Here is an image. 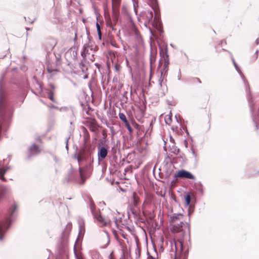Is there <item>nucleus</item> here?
<instances>
[{"label":"nucleus","mask_w":259,"mask_h":259,"mask_svg":"<svg viewBox=\"0 0 259 259\" xmlns=\"http://www.w3.org/2000/svg\"><path fill=\"white\" fill-rule=\"evenodd\" d=\"M74 157L77 159L79 165L78 170L73 168L70 165V169L68 172L67 181L83 185L90 177L93 170L94 159L90 147L85 146Z\"/></svg>","instance_id":"nucleus-1"},{"label":"nucleus","mask_w":259,"mask_h":259,"mask_svg":"<svg viewBox=\"0 0 259 259\" xmlns=\"http://www.w3.org/2000/svg\"><path fill=\"white\" fill-rule=\"evenodd\" d=\"M17 209V205L15 204H14L8 210L9 216L7 217L4 221L0 222V240L3 239L5 232L10 226L11 222V217Z\"/></svg>","instance_id":"nucleus-2"},{"label":"nucleus","mask_w":259,"mask_h":259,"mask_svg":"<svg viewBox=\"0 0 259 259\" xmlns=\"http://www.w3.org/2000/svg\"><path fill=\"white\" fill-rule=\"evenodd\" d=\"M60 63L59 61L56 59L48 60L46 64V69L49 73L50 77L57 75L59 72V66Z\"/></svg>","instance_id":"nucleus-3"},{"label":"nucleus","mask_w":259,"mask_h":259,"mask_svg":"<svg viewBox=\"0 0 259 259\" xmlns=\"http://www.w3.org/2000/svg\"><path fill=\"white\" fill-rule=\"evenodd\" d=\"M89 206L94 219H96L104 226H106L107 225L106 222L105 221L104 219L102 217L100 210H98L97 211H96L95 204L91 198L89 199Z\"/></svg>","instance_id":"nucleus-4"},{"label":"nucleus","mask_w":259,"mask_h":259,"mask_svg":"<svg viewBox=\"0 0 259 259\" xmlns=\"http://www.w3.org/2000/svg\"><path fill=\"white\" fill-rule=\"evenodd\" d=\"M184 227H187L189 233V241L190 242V227L188 226V224L184 223L183 222H181L178 224H175L171 226L170 228L171 231L172 233H177L179 232H182L183 236H184L185 233L183 232V228Z\"/></svg>","instance_id":"nucleus-5"},{"label":"nucleus","mask_w":259,"mask_h":259,"mask_svg":"<svg viewBox=\"0 0 259 259\" xmlns=\"http://www.w3.org/2000/svg\"><path fill=\"white\" fill-rule=\"evenodd\" d=\"M179 244L180 246V252L181 254V257L182 258V259H187V256L188 255V250H186L185 252L183 251V243L182 241H180ZM175 247V250L173 251L174 254L172 253H171V258L172 259H177L178 258V256L177 255V251H178V247H177V244L176 242H174Z\"/></svg>","instance_id":"nucleus-6"},{"label":"nucleus","mask_w":259,"mask_h":259,"mask_svg":"<svg viewBox=\"0 0 259 259\" xmlns=\"http://www.w3.org/2000/svg\"><path fill=\"white\" fill-rule=\"evenodd\" d=\"M7 96L6 91L2 85H0V110L1 112L4 111L8 106Z\"/></svg>","instance_id":"nucleus-7"},{"label":"nucleus","mask_w":259,"mask_h":259,"mask_svg":"<svg viewBox=\"0 0 259 259\" xmlns=\"http://www.w3.org/2000/svg\"><path fill=\"white\" fill-rule=\"evenodd\" d=\"M101 146L99 144L98 146V158L99 162L105 159L108 154L109 147L108 145H103Z\"/></svg>","instance_id":"nucleus-8"},{"label":"nucleus","mask_w":259,"mask_h":259,"mask_svg":"<svg viewBox=\"0 0 259 259\" xmlns=\"http://www.w3.org/2000/svg\"><path fill=\"white\" fill-rule=\"evenodd\" d=\"M175 178H185L187 179L195 180V176L190 171L185 169L178 171L174 175Z\"/></svg>","instance_id":"nucleus-9"},{"label":"nucleus","mask_w":259,"mask_h":259,"mask_svg":"<svg viewBox=\"0 0 259 259\" xmlns=\"http://www.w3.org/2000/svg\"><path fill=\"white\" fill-rule=\"evenodd\" d=\"M82 133H83V141H84V145L80 148L79 152L85 146L87 147H90L91 150H92V156L93 157V154L94 151V148H93L92 146L91 145L87 144V143L88 141L90 140V134L87 130V129L84 127H82Z\"/></svg>","instance_id":"nucleus-10"},{"label":"nucleus","mask_w":259,"mask_h":259,"mask_svg":"<svg viewBox=\"0 0 259 259\" xmlns=\"http://www.w3.org/2000/svg\"><path fill=\"white\" fill-rule=\"evenodd\" d=\"M150 24L159 32L160 35L163 33V31L162 30V23L161 19L159 17H155Z\"/></svg>","instance_id":"nucleus-11"},{"label":"nucleus","mask_w":259,"mask_h":259,"mask_svg":"<svg viewBox=\"0 0 259 259\" xmlns=\"http://www.w3.org/2000/svg\"><path fill=\"white\" fill-rule=\"evenodd\" d=\"M169 62H164V65L162 70L161 71L160 77L158 79V85L161 88L164 77L167 75L168 69Z\"/></svg>","instance_id":"nucleus-12"},{"label":"nucleus","mask_w":259,"mask_h":259,"mask_svg":"<svg viewBox=\"0 0 259 259\" xmlns=\"http://www.w3.org/2000/svg\"><path fill=\"white\" fill-rule=\"evenodd\" d=\"M160 49V61L161 62H169V56L168 55L167 48L166 47L164 49L161 47Z\"/></svg>","instance_id":"nucleus-13"},{"label":"nucleus","mask_w":259,"mask_h":259,"mask_svg":"<svg viewBox=\"0 0 259 259\" xmlns=\"http://www.w3.org/2000/svg\"><path fill=\"white\" fill-rule=\"evenodd\" d=\"M119 117L120 119L125 124V125L128 131L130 134L133 133V130L132 127H131L130 123L128 122V120L126 119V117L125 115V114L123 113L120 112L119 113Z\"/></svg>","instance_id":"nucleus-14"},{"label":"nucleus","mask_w":259,"mask_h":259,"mask_svg":"<svg viewBox=\"0 0 259 259\" xmlns=\"http://www.w3.org/2000/svg\"><path fill=\"white\" fill-rule=\"evenodd\" d=\"M247 100H248V101L250 112H251V113L252 114V119H253V121L254 122V124L255 125V126H256V128L258 129V128H259V126L257 124V122L255 121V119H254V117L253 116L254 103H253V101L252 100V96H251V95L250 94H249V95H248L247 96Z\"/></svg>","instance_id":"nucleus-15"},{"label":"nucleus","mask_w":259,"mask_h":259,"mask_svg":"<svg viewBox=\"0 0 259 259\" xmlns=\"http://www.w3.org/2000/svg\"><path fill=\"white\" fill-rule=\"evenodd\" d=\"M146 20L144 23V25L146 27H147L148 25L150 24L154 19L152 11H147L146 15Z\"/></svg>","instance_id":"nucleus-16"},{"label":"nucleus","mask_w":259,"mask_h":259,"mask_svg":"<svg viewBox=\"0 0 259 259\" xmlns=\"http://www.w3.org/2000/svg\"><path fill=\"white\" fill-rule=\"evenodd\" d=\"M66 54H69L70 56V59L73 60H75L77 58V51L75 47L70 48V49L66 52Z\"/></svg>","instance_id":"nucleus-17"},{"label":"nucleus","mask_w":259,"mask_h":259,"mask_svg":"<svg viewBox=\"0 0 259 259\" xmlns=\"http://www.w3.org/2000/svg\"><path fill=\"white\" fill-rule=\"evenodd\" d=\"M10 169V167H2L0 168V179L4 182L7 181V180L4 177L5 174Z\"/></svg>","instance_id":"nucleus-18"},{"label":"nucleus","mask_w":259,"mask_h":259,"mask_svg":"<svg viewBox=\"0 0 259 259\" xmlns=\"http://www.w3.org/2000/svg\"><path fill=\"white\" fill-rule=\"evenodd\" d=\"M183 216V214L181 213H173L172 215L170 217L169 219L170 223H174L176 221L179 220L180 218Z\"/></svg>","instance_id":"nucleus-19"},{"label":"nucleus","mask_w":259,"mask_h":259,"mask_svg":"<svg viewBox=\"0 0 259 259\" xmlns=\"http://www.w3.org/2000/svg\"><path fill=\"white\" fill-rule=\"evenodd\" d=\"M112 12L114 15L116 9L118 8V6H119V5L120 4L121 0H112Z\"/></svg>","instance_id":"nucleus-20"},{"label":"nucleus","mask_w":259,"mask_h":259,"mask_svg":"<svg viewBox=\"0 0 259 259\" xmlns=\"http://www.w3.org/2000/svg\"><path fill=\"white\" fill-rule=\"evenodd\" d=\"M169 151L171 153L177 155L180 152V149L178 148V147L175 145H172L171 146H169Z\"/></svg>","instance_id":"nucleus-21"},{"label":"nucleus","mask_w":259,"mask_h":259,"mask_svg":"<svg viewBox=\"0 0 259 259\" xmlns=\"http://www.w3.org/2000/svg\"><path fill=\"white\" fill-rule=\"evenodd\" d=\"M40 150L38 146L33 145L30 148V152L33 154H36L39 152Z\"/></svg>","instance_id":"nucleus-22"},{"label":"nucleus","mask_w":259,"mask_h":259,"mask_svg":"<svg viewBox=\"0 0 259 259\" xmlns=\"http://www.w3.org/2000/svg\"><path fill=\"white\" fill-rule=\"evenodd\" d=\"M196 190L201 194H203L204 193V190L202 183L200 182H199L196 183Z\"/></svg>","instance_id":"nucleus-23"},{"label":"nucleus","mask_w":259,"mask_h":259,"mask_svg":"<svg viewBox=\"0 0 259 259\" xmlns=\"http://www.w3.org/2000/svg\"><path fill=\"white\" fill-rule=\"evenodd\" d=\"M191 198L192 196L190 193H188L186 196H185V204L187 206L190 205Z\"/></svg>","instance_id":"nucleus-24"},{"label":"nucleus","mask_w":259,"mask_h":259,"mask_svg":"<svg viewBox=\"0 0 259 259\" xmlns=\"http://www.w3.org/2000/svg\"><path fill=\"white\" fill-rule=\"evenodd\" d=\"M132 198L134 205L137 206L139 204V198L136 193H133Z\"/></svg>","instance_id":"nucleus-25"},{"label":"nucleus","mask_w":259,"mask_h":259,"mask_svg":"<svg viewBox=\"0 0 259 259\" xmlns=\"http://www.w3.org/2000/svg\"><path fill=\"white\" fill-rule=\"evenodd\" d=\"M231 60L232 61V62L233 63V65L236 69V70L237 71L239 74H241V71L239 68V66L237 65V64L236 63L234 58L232 56L231 57Z\"/></svg>","instance_id":"nucleus-26"},{"label":"nucleus","mask_w":259,"mask_h":259,"mask_svg":"<svg viewBox=\"0 0 259 259\" xmlns=\"http://www.w3.org/2000/svg\"><path fill=\"white\" fill-rule=\"evenodd\" d=\"M88 127L91 132H96V131L97 130V127L94 123H93V122L90 123L89 124Z\"/></svg>","instance_id":"nucleus-27"},{"label":"nucleus","mask_w":259,"mask_h":259,"mask_svg":"<svg viewBox=\"0 0 259 259\" xmlns=\"http://www.w3.org/2000/svg\"><path fill=\"white\" fill-rule=\"evenodd\" d=\"M196 81H198L200 83H201L200 79L198 77H192L189 79V82L192 83H194Z\"/></svg>","instance_id":"nucleus-28"},{"label":"nucleus","mask_w":259,"mask_h":259,"mask_svg":"<svg viewBox=\"0 0 259 259\" xmlns=\"http://www.w3.org/2000/svg\"><path fill=\"white\" fill-rule=\"evenodd\" d=\"M79 234L80 233V232L82 231H84V222L82 221V222H79Z\"/></svg>","instance_id":"nucleus-29"},{"label":"nucleus","mask_w":259,"mask_h":259,"mask_svg":"<svg viewBox=\"0 0 259 259\" xmlns=\"http://www.w3.org/2000/svg\"><path fill=\"white\" fill-rule=\"evenodd\" d=\"M48 98L52 101H54L53 92L52 91H50L48 93Z\"/></svg>","instance_id":"nucleus-30"},{"label":"nucleus","mask_w":259,"mask_h":259,"mask_svg":"<svg viewBox=\"0 0 259 259\" xmlns=\"http://www.w3.org/2000/svg\"><path fill=\"white\" fill-rule=\"evenodd\" d=\"M74 253L76 257V259H83L82 257H80L78 255V254L77 253V251H76V249L75 248V245H74Z\"/></svg>","instance_id":"nucleus-31"},{"label":"nucleus","mask_w":259,"mask_h":259,"mask_svg":"<svg viewBox=\"0 0 259 259\" xmlns=\"http://www.w3.org/2000/svg\"><path fill=\"white\" fill-rule=\"evenodd\" d=\"M136 253L138 257L140 256V249L138 244H137V248L136 249Z\"/></svg>","instance_id":"nucleus-32"},{"label":"nucleus","mask_w":259,"mask_h":259,"mask_svg":"<svg viewBox=\"0 0 259 259\" xmlns=\"http://www.w3.org/2000/svg\"><path fill=\"white\" fill-rule=\"evenodd\" d=\"M70 123L71 126H70V127L69 129V133L71 134L73 132V131L74 130V126L72 125V124H73L72 121H71L70 122Z\"/></svg>","instance_id":"nucleus-33"},{"label":"nucleus","mask_w":259,"mask_h":259,"mask_svg":"<svg viewBox=\"0 0 259 259\" xmlns=\"http://www.w3.org/2000/svg\"><path fill=\"white\" fill-rule=\"evenodd\" d=\"M165 121L166 124H169L171 122V116H169L167 119L165 118Z\"/></svg>","instance_id":"nucleus-34"},{"label":"nucleus","mask_w":259,"mask_h":259,"mask_svg":"<svg viewBox=\"0 0 259 259\" xmlns=\"http://www.w3.org/2000/svg\"><path fill=\"white\" fill-rule=\"evenodd\" d=\"M150 63L151 64L152 63V61H155V57L153 56L152 51H151V56H150Z\"/></svg>","instance_id":"nucleus-35"},{"label":"nucleus","mask_w":259,"mask_h":259,"mask_svg":"<svg viewBox=\"0 0 259 259\" xmlns=\"http://www.w3.org/2000/svg\"><path fill=\"white\" fill-rule=\"evenodd\" d=\"M96 28L97 30V32H100L101 31V27L98 22L96 23Z\"/></svg>","instance_id":"nucleus-36"},{"label":"nucleus","mask_w":259,"mask_h":259,"mask_svg":"<svg viewBox=\"0 0 259 259\" xmlns=\"http://www.w3.org/2000/svg\"><path fill=\"white\" fill-rule=\"evenodd\" d=\"M191 150L192 151V155L195 157V158H196L197 157V154L195 152V151H194V150L193 149V148H191Z\"/></svg>","instance_id":"nucleus-37"},{"label":"nucleus","mask_w":259,"mask_h":259,"mask_svg":"<svg viewBox=\"0 0 259 259\" xmlns=\"http://www.w3.org/2000/svg\"><path fill=\"white\" fill-rule=\"evenodd\" d=\"M188 206L189 207V209H188V215H190L192 213H193V209L191 210V205Z\"/></svg>","instance_id":"nucleus-38"},{"label":"nucleus","mask_w":259,"mask_h":259,"mask_svg":"<svg viewBox=\"0 0 259 259\" xmlns=\"http://www.w3.org/2000/svg\"><path fill=\"white\" fill-rule=\"evenodd\" d=\"M181 78V72L180 69H179V71L178 75V79L179 80H180Z\"/></svg>","instance_id":"nucleus-39"},{"label":"nucleus","mask_w":259,"mask_h":259,"mask_svg":"<svg viewBox=\"0 0 259 259\" xmlns=\"http://www.w3.org/2000/svg\"><path fill=\"white\" fill-rule=\"evenodd\" d=\"M85 50H86V48H84L83 50V51L81 53V55L82 57H83L85 56Z\"/></svg>","instance_id":"nucleus-40"},{"label":"nucleus","mask_w":259,"mask_h":259,"mask_svg":"<svg viewBox=\"0 0 259 259\" xmlns=\"http://www.w3.org/2000/svg\"><path fill=\"white\" fill-rule=\"evenodd\" d=\"M98 37L100 40L102 39V33L101 31L100 32H98Z\"/></svg>","instance_id":"nucleus-41"},{"label":"nucleus","mask_w":259,"mask_h":259,"mask_svg":"<svg viewBox=\"0 0 259 259\" xmlns=\"http://www.w3.org/2000/svg\"><path fill=\"white\" fill-rule=\"evenodd\" d=\"M68 80L69 83H72L74 86H76V83L74 82H72L70 79H68Z\"/></svg>","instance_id":"nucleus-42"},{"label":"nucleus","mask_w":259,"mask_h":259,"mask_svg":"<svg viewBox=\"0 0 259 259\" xmlns=\"http://www.w3.org/2000/svg\"><path fill=\"white\" fill-rule=\"evenodd\" d=\"M69 138L66 139V149L68 150V140Z\"/></svg>","instance_id":"nucleus-43"},{"label":"nucleus","mask_w":259,"mask_h":259,"mask_svg":"<svg viewBox=\"0 0 259 259\" xmlns=\"http://www.w3.org/2000/svg\"><path fill=\"white\" fill-rule=\"evenodd\" d=\"M147 253H148V254L149 255V256H148V259H150V258H151V259H154V258L153 257V256H151V255H150V254H149V252H148V251Z\"/></svg>","instance_id":"nucleus-44"},{"label":"nucleus","mask_w":259,"mask_h":259,"mask_svg":"<svg viewBox=\"0 0 259 259\" xmlns=\"http://www.w3.org/2000/svg\"><path fill=\"white\" fill-rule=\"evenodd\" d=\"M255 43L256 45H258V44H259V39L258 38H257L255 40Z\"/></svg>","instance_id":"nucleus-45"},{"label":"nucleus","mask_w":259,"mask_h":259,"mask_svg":"<svg viewBox=\"0 0 259 259\" xmlns=\"http://www.w3.org/2000/svg\"><path fill=\"white\" fill-rule=\"evenodd\" d=\"M149 30H150V31L151 34L152 35H153V36H154V33H153V32L152 30H151V29L150 28V27H149Z\"/></svg>","instance_id":"nucleus-46"},{"label":"nucleus","mask_w":259,"mask_h":259,"mask_svg":"<svg viewBox=\"0 0 259 259\" xmlns=\"http://www.w3.org/2000/svg\"><path fill=\"white\" fill-rule=\"evenodd\" d=\"M170 141L172 143H174L175 140H174V139L172 137H170Z\"/></svg>","instance_id":"nucleus-47"},{"label":"nucleus","mask_w":259,"mask_h":259,"mask_svg":"<svg viewBox=\"0 0 259 259\" xmlns=\"http://www.w3.org/2000/svg\"><path fill=\"white\" fill-rule=\"evenodd\" d=\"M118 222V221H117V219H116L115 220V223L116 224V226H117H117H118V222Z\"/></svg>","instance_id":"nucleus-48"},{"label":"nucleus","mask_w":259,"mask_h":259,"mask_svg":"<svg viewBox=\"0 0 259 259\" xmlns=\"http://www.w3.org/2000/svg\"><path fill=\"white\" fill-rule=\"evenodd\" d=\"M224 42V43H225V44H226V41H225V40H222V41H221V43H220L219 45H222V44H223Z\"/></svg>","instance_id":"nucleus-49"},{"label":"nucleus","mask_w":259,"mask_h":259,"mask_svg":"<svg viewBox=\"0 0 259 259\" xmlns=\"http://www.w3.org/2000/svg\"><path fill=\"white\" fill-rule=\"evenodd\" d=\"M154 12H155V13L156 14V15H157L158 12V10H156V9H155V10H154Z\"/></svg>","instance_id":"nucleus-50"},{"label":"nucleus","mask_w":259,"mask_h":259,"mask_svg":"<svg viewBox=\"0 0 259 259\" xmlns=\"http://www.w3.org/2000/svg\"><path fill=\"white\" fill-rule=\"evenodd\" d=\"M175 117H176V119H177V121L178 122V123H180V121H179V119H178V117H177V115L175 116Z\"/></svg>","instance_id":"nucleus-51"},{"label":"nucleus","mask_w":259,"mask_h":259,"mask_svg":"<svg viewBox=\"0 0 259 259\" xmlns=\"http://www.w3.org/2000/svg\"><path fill=\"white\" fill-rule=\"evenodd\" d=\"M184 130L185 131V132L187 133V134L189 135V133H188V131L187 129L186 128L185 129L184 128Z\"/></svg>","instance_id":"nucleus-52"},{"label":"nucleus","mask_w":259,"mask_h":259,"mask_svg":"<svg viewBox=\"0 0 259 259\" xmlns=\"http://www.w3.org/2000/svg\"><path fill=\"white\" fill-rule=\"evenodd\" d=\"M50 86H51V88H52V89H55V87H54V85H53V84H51V85H50Z\"/></svg>","instance_id":"nucleus-53"},{"label":"nucleus","mask_w":259,"mask_h":259,"mask_svg":"<svg viewBox=\"0 0 259 259\" xmlns=\"http://www.w3.org/2000/svg\"><path fill=\"white\" fill-rule=\"evenodd\" d=\"M76 34H75V36L73 38L74 40H75L76 39Z\"/></svg>","instance_id":"nucleus-54"},{"label":"nucleus","mask_w":259,"mask_h":259,"mask_svg":"<svg viewBox=\"0 0 259 259\" xmlns=\"http://www.w3.org/2000/svg\"><path fill=\"white\" fill-rule=\"evenodd\" d=\"M115 69L116 70H118V67L117 66H115Z\"/></svg>","instance_id":"nucleus-55"},{"label":"nucleus","mask_w":259,"mask_h":259,"mask_svg":"<svg viewBox=\"0 0 259 259\" xmlns=\"http://www.w3.org/2000/svg\"><path fill=\"white\" fill-rule=\"evenodd\" d=\"M88 52V50H87V49L86 48V50H85V53H87Z\"/></svg>","instance_id":"nucleus-56"},{"label":"nucleus","mask_w":259,"mask_h":259,"mask_svg":"<svg viewBox=\"0 0 259 259\" xmlns=\"http://www.w3.org/2000/svg\"><path fill=\"white\" fill-rule=\"evenodd\" d=\"M258 51L256 50V52H255V53L257 54V53H258Z\"/></svg>","instance_id":"nucleus-57"},{"label":"nucleus","mask_w":259,"mask_h":259,"mask_svg":"<svg viewBox=\"0 0 259 259\" xmlns=\"http://www.w3.org/2000/svg\"><path fill=\"white\" fill-rule=\"evenodd\" d=\"M115 18L116 19V20L117 21V18L116 16H115Z\"/></svg>","instance_id":"nucleus-58"},{"label":"nucleus","mask_w":259,"mask_h":259,"mask_svg":"<svg viewBox=\"0 0 259 259\" xmlns=\"http://www.w3.org/2000/svg\"><path fill=\"white\" fill-rule=\"evenodd\" d=\"M170 46H171V47H173V45H172V44H170Z\"/></svg>","instance_id":"nucleus-59"},{"label":"nucleus","mask_w":259,"mask_h":259,"mask_svg":"<svg viewBox=\"0 0 259 259\" xmlns=\"http://www.w3.org/2000/svg\"><path fill=\"white\" fill-rule=\"evenodd\" d=\"M67 199L70 200L71 199V198H67Z\"/></svg>","instance_id":"nucleus-60"},{"label":"nucleus","mask_w":259,"mask_h":259,"mask_svg":"<svg viewBox=\"0 0 259 259\" xmlns=\"http://www.w3.org/2000/svg\"><path fill=\"white\" fill-rule=\"evenodd\" d=\"M152 123L151 122V123H150V126H151V125H152Z\"/></svg>","instance_id":"nucleus-61"},{"label":"nucleus","mask_w":259,"mask_h":259,"mask_svg":"<svg viewBox=\"0 0 259 259\" xmlns=\"http://www.w3.org/2000/svg\"><path fill=\"white\" fill-rule=\"evenodd\" d=\"M127 229H128V230H130V228H129V227H127Z\"/></svg>","instance_id":"nucleus-62"}]
</instances>
